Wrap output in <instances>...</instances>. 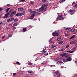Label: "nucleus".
Returning <instances> with one entry per match:
<instances>
[{"label":"nucleus","instance_id":"f257e3e1","mask_svg":"<svg viewBox=\"0 0 77 77\" xmlns=\"http://www.w3.org/2000/svg\"><path fill=\"white\" fill-rule=\"evenodd\" d=\"M48 5V4H45L42 6V7L39 8L38 10H37L38 12H41L42 11H43L44 10H45V11H46V9H47V6Z\"/></svg>","mask_w":77,"mask_h":77},{"label":"nucleus","instance_id":"f03ea898","mask_svg":"<svg viewBox=\"0 0 77 77\" xmlns=\"http://www.w3.org/2000/svg\"><path fill=\"white\" fill-rule=\"evenodd\" d=\"M57 31H55L54 32L52 33V35L54 36H57L59 35V33Z\"/></svg>","mask_w":77,"mask_h":77},{"label":"nucleus","instance_id":"7ed1b4c3","mask_svg":"<svg viewBox=\"0 0 77 77\" xmlns=\"http://www.w3.org/2000/svg\"><path fill=\"white\" fill-rule=\"evenodd\" d=\"M69 12L71 15H72L75 13V10L71 9L69 11Z\"/></svg>","mask_w":77,"mask_h":77},{"label":"nucleus","instance_id":"20e7f679","mask_svg":"<svg viewBox=\"0 0 77 77\" xmlns=\"http://www.w3.org/2000/svg\"><path fill=\"white\" fill-rule=\"evenodd\" d=\"M55 74L56 75L57 77H60V73H59L58 71H56L55 72Z\"/></svg>","mask_w":77,"mask_h":77},{"label":"nucleus","instance_id":"39448f33","mask_svg":"<svg viewBox=\"0 0 77 77\" xmlns=\"http://www.w3.org/2000/svg\"><path fill=\"white\" fill-rule=\"evenodd\" d=\"M9 13H8L7 14H6L5 16L3 17V18H8L9 17Z\"/></svg>","mask_w":77,"mask_h":77},{"label":"nucleus","instance_id":"423d86ee","mask_svg":"<svg viewBox=\"0 0 77 77\" xmlns=\"http://www.w3.org/2000/svg\"><path fill=\"white\" fill-rule=\"evenodd\" d=\"M61 55L63 57H68V55L67 54H66V53L63 54H62Z\"/></svg>","mask_w":77,"mask_h":77},{"label":"nucleus","instance_id":"0eeeda50","mask_svg":"<svg viewBox=\"0 0 77 77\" xmlns=\"http://www.w3.org/2000/svg\"><path fill=\"white\" fill-rule=\"evenodd\" d=\"M57 20H63V17L62 16H59L57 18Z\"/></svg>","mask_w":77,"mask_h":77},{"label":"nucleus","instance_id":"6e6552de","mask_svg":"<svg viewBox=\"0 0 77 77\" xmlns=\"http://www.w3.org/2000/svg\"><path fill=\"white\" fill-rule=\"evenodd\" d=\"M26 14V12L24 11H23L22 13H21L20 14V16H22V15H24Z\"/></svg>","mask_w":77,"mask_h":77},{"label":"nucleus","instance_id":"1a4fd4ad","mask_svg":"<svg viewBox=\"0 0 77 77\" xmlns=\"http://www.w3.org/2000/svg\"><path fill=\"white\" fill-rule=\"evenodd\" d=\"M23 10H24V8H18L17 10L19 12H20V11H23Z\"/></svg>","mask_w":77,"mask_h":77},{"label":"nucleus","instance_id":"9d476101","mask_svg":"<svg viewBox=\"0 0 77 77\" xmlns=\"http://www.w3.org/2000/svg\"><path fill=\"white\" fill-rule=\"evenodd\" d=\"M72 60V58L70 57H69L66 58V60L67 61H71Z\"/></svg>","mask_w":77,"mask_h":77},{"label":"nucleus","instance_id":"9b49d317","mask_svg":"<svg viewBox=\"0 0 77 77\" xmlns=\"http://www.w3.org/2000/svg\"><path fill=\"white\" fill-rule=\"evenodd\" d=\"M66 0H60L59 2L60 3H63Z\"/></svg>","mask_w":77,"mask_h":77},{"label":"nucleus","instance_id":"f8f14e48","mask_svg":"<svg viewBox=\"0 0 77 77\" xmlns=\"http://www.w3.org/2000/svg\"><path fill=\"white\" fill-rule=\"evenodd\" d=\"M75 35H73L71 36V37L70 38V39H73L74 38H75Z\"/></svg>","mask_w":77,"mask_h":77},{"label":"nucleus","instance_id":"ddd939ff","mask_svg":"<svg viewBox=\"0 0 77 77\" xmlns=\"http://www.w3.org/2000/svg\"><path fill=\"white\" fill-rule=\"evenodd\" d=\"M74 43H76V42H75V41H72V42H70V44H74Z\"/></svg>","mask_w":77,"mask_h":77},{"label":"nucleus","instance_id":"4468645a","mask_svg":"<svg viewBox=\"0 0 77 77\" xmlns=\"http://www.w3.org/2000/svg\"><path fill=\"white\" fill-rule=\"evenodd\" d=\"M16 13H17V12H16V11H14L11 13V14H12L13 15H15V14H16Z\"/></svg>","mask_w":77,"mask_h":77},{"label":"nucleus","instance_id":"2eb2a0df","mask_svg":"<svg viewBox=\"0 0 77 77\" xmlns=\"http://www.w3.org/2000/svg\"><path fill=\"white\" fill-rule=\"evenodd\" d=\"M27 72L29 74H32L33 72L32 71H29Z\"/></svg>","mask_w":77,"mask_h":77},{"label":"nucleus","instance_id":"dca6fc26","mask_svg":"<svg viewBox=\"0 0 77 77\" xmlns=\"http://www.w3.org/2000/svg\"><path fill=\"white\" fill-rule=\"evenodd\" d=\"M75 31V30L74 29H72L70 30V32H74Z\"/></svg>","mask_w":77,"mask_h":77},{"label":"nucleus","instance_id":"f3484780","mask_svg":"<svg viewBox=\"0 0 77 77\" xmlns=\"http://www.w3.org/2000/svg\"><path fill=\"white\" fill-rule=\"evenodd\" d=\"M63 63V62H62V61H58V62H57V64H59V63Z\"/></svg>","mask_w":77,"mask_h":77},{"label":"nucleus","instance_id":"a211bd4d","mask_svg":"<svg viewBox=\"0 0 77 77\" xmlns=\"http://www.w3.org/2000/svg\"><path fill=\"white\" fill-rule=\"evenodd\" d=\"M18 21V19L17 18H16L14 20V22H17V21Z\"/></svg>","mask_w":77,"mask_h":77},{"label":"nucleus","instance_id":"6ab92c4d","mask_svg":"<svg viewBox=\"0 0 77 77\" xmlns=\"http://www.w3.org/2000/svg\"><path fill=\"white\" fill-rule=\"evenodd\" d=\"M27 29L26 28H24L23 29V32H25V31H26Z\"/></svg>","mask_w":77,"mask_h":77},{"label":"nucleus","instance_id":"aec40b11","mask_svg":"<svg viewBox=\"0 0 77 77\" xmlns=\"http://www.w3.org/2000/svg\"><path fill=\"white\" fill-rule=\"evenodd\" d=\"M17 26V23H14L13 25V27Z\"/></svg>","mask_w":77,"mask_h":77},{"label":"nucleus","instance_id":"412c9836","mask_svg":"<svg viewBox=\"0 0 77 77\" xmlns=\"http://www.w3.org/2000/svg\"><path fill=\"white\" fill-rule=\"evenodd\" d=\"M63 62H64V63L66 62V61H67V60H66V59H63Z\"/></svg>","mask_w":77,"mask_h":77},{"label":"nucleus","instance_id":"4be33fe9","mask_svg":"<svg viewBox=\"0 0 77 77\" xmlns=\"http://www.w3.org/2000/svg\"><path fill=\"white\" fill-rule=\"evenodd\" d=\"M10 9V8H8L7 10L6 11V12H8V11H9V10Z\"/></svg>","mask_w":77,"mask_h":77},{"label":"nucleus","instance_id":"5701e85b","mask_svg":"<svg viewBox=\"0 0 77 77\" xmlns=\"http://www.w3.org/2000/svg\"><path fill=\"white\" fill-rule=\"evenodd\" d=\"M61 38H62V37H60L57 39V41H60V40L61 39Z\"/></svg>","mask_w":77,"mask_h":77},{"label":"nucleus","instance_id":"b1692460","mask_svg":"<svg viewBox=\"0 0 77 77\" xmlns=\"http://www.w3.org/2000/svg\"><path fill=\"white\" fill-rule=\"evenodd\" d=\"M31 16L32 17H33L35 16V14H31Z\"/></svg>","mask_w":77,"mask_h":77},{"label":"nucleus","instance_id":"393cba45","mask_svg":"<svg viewBox=\"0 0 77 77\" xmlns=\"http://www.w3.org/2000/svg\"><path fill=\"white\" fill-rule=\"evenodd\" d=\"M20 15V14L19 13H18L17 14H16L15 15H16V16H19V15Z\"/></svg>","mask_w":77,"mask_h":77},{"label":"nucleus","instance_id":"a878e982","mask_svg":"<svg viewBox=\"0 0 77 77\" xmlns=\"http://www.w3.org/2000/svg\"><path fill=\"white\" fill-rule=\"evenodd\" d=\"M42 2H47V0H42Z\"/></svg>","mask_w":77,"mask_h":77},{"label":"nucleus","instance_id":"bb28decb","mask_svg":"<svg viewBox=\"0 0 77 77\" xmlns=\"http://www.w3.org/2000/svg\"><path fill=\"white\" fill-rule=\"evenodd\" d=\"M11 21V20L9 19H8L6 21L7 22H9V21Z\"/></svg>","mask_w":77,"mask_h":77},{"label":"nucleus","instance_id":"cd10ccee","mask_svg":"<svg viewBox=\"0 0 77 77\" xmlns=\"http://www.w3.org/2000/svg\"><path fill=\"white\" fill-rule=\"evenodd\" d=\"M71 29L70 28H67L65 29V30H69V29Z\"/></svg>","mask_w":77,"mask_h":77},{"label":"nucleus","instance_id":"c85d7f7f","mask_svg":"<svg viewBox=\"0 0 77 77\" xmlns=\"http://www.w3.org/2000/svg\"><path fill=\"white\" fill-rule=\"evenodd\" d=\"M63 43V41H61V42H59V44H62Z\"/></svg>","mask_w":77,"mask_h":77},{"label":"nucleus","instance_id":"c756f323","mask_svg":"<svg viewBox=\"0 0 77 77\" xmlns=\"http://www.w3.org/2000/svg\"><path fill=\"white\" fill-rule=\"evenodd\" d=\"M51 48H54V47H56V46L55 45H52L51 46Z\"/></svg>","mask_w":77,"mask_h":77},{"label":"nucleus","instance_id":"7c9ffc66","mask_svg":"<svg viewBox=\"0 0 77 77\" xmlns=\"http://www.w3.org/2000/svg\"><path fill=\"white\" fill-rule=\"evenodd\" d=\"M24 1H25V0H20L19 2H24Z\"/></svg>","mask_w":77,"mask_h":77},{"label":"nucleus","instance_id":"2f4dec72","mask_svg":"<svg viewBox=\"0 0 77 77\" xmlns=\"http://www.w3.org/2000/svg\"><path fill=\"white\" fill-rule=\"evenodd\" d=\"M65 36H68V35L67 34H66V33H65Z\"/></svg>","mask_w":77,"mask_h":77},{"label":"nucleus","instance_id":"473e14b6","mask_svg":"<svg viewBox=\"0 0 77 77\" xmlns=\"http://www.w3.org/2000/svg\"><path fill=\"white\" fill-rule=\"evenodd\" d=\"M64 50H65V49L63 48L62 49L60 50V51H63Z\"/></svg>","mask_w":77,"mask_h":77},{"label":"nucleus","instance_id":"72a5a7b5","mask_svg":"<svg viewBox=\"0 0 77 77\" xmlns=\"http://www.w3.org/2000/svg\"><path fill=\"white\" fill-rule=\"evenodd\" d=\"M46 51L45 50H43L42 51V53H45Z\"/></svg>","mask_w":77,"mask_h":77},{"label":"nucleus","instance_id":"f704fd0d","mask_svg":"<svg viewBox=\"0 0 77 77\" xmlns=\"http://www.w3.org/2000/svg\"><path fill=\"white\" fill-rule=\"evenodd\" d=\"M17 75V73H14L13 74V75L14 76H15V75Z\"/></svg>","mask_w":77,"mask_h":77},{"label":"nucleus","instance_id":"c9c22d12","mask_svg":"<svg viewBox=\"0 0 77 77\" xmlns=\"http://www.w3.org/2000/svg\"><path fill=\"white\" fill-rule=\"evenodd\" d=\"M16 63L18 65H20V63L18 61L17 62H16Z\"/></svg>","mask_w":77,"mask_h":77},{"label":"nucleus","instance_id":"e433bc0d","mask_svg":"<svg viewBox=\"0 0 77 77\" xmlns=\"http://www.w3.org/2000/svg\"><path fill=\"white\" fill-rule=\"evenodd\" d=\"M69 47V45H67V46H66V48H68V47Z\"/></svg>","mask_w":77,"mask_h":77},{"label":"nucleus","instance_id":"4c0bfd02","mask_svg":"<svg viewBox=\"0 0 77 77\" xmlns=\"http://www.w3.org/2000/svg\"><path fill=\"white\" fill-rule=\"evenodd\" d=\"M32 9H30L28 11L29 12H32Z\"/></svg>","mask_w":77,"mask_h":77},{"label":"nucleus","instance_id":"58836bf2","mask_svg":"<svg viewBox=\"0 0 77 77\" xmlns=\"http://www.w3.org/2000/svg\"><path fill=\"white\" fill-rule=\"evenodd\" d=\"M7 6H8V7H10V6H11V5H9V4H8L7 5Z\"/></svg>","mask_w":77,"mask_h":77},{"label":"nucleus","instance_id":"ea45409f","mask_svg":"<svg viewBox=\"0 0 77 77\" xmlns=\"http://www.w3.org/2000/svg\"><path fill=\"white\" fill-rule=\"evenodd\" d=\"M30 19L31 20H32V19H33V17H31L30 18H29V19Z\"/></svg>","mask_w":77,"mask_h":77},{"label":"nucleus","instance_id":"a19ab883","mask_svg":"<svg viewBox=\"0 0 77 77\" xmlns=\"http://www.w3.org/2000/svg\"><path fill=\"white\" fill-rule=\"evenodd\" d=\"M5 37V36H3L2 37V39H4Z\"/></svg>","mask_w":77,"mask_h":77},{"label":"nucleus","instance_id":"79ce46f5","mask_svg":"<svg viewBox=\"0 0 77 77\" xmlns=\"http://www.w3.org/2000/svg\"><path fill=\"white\" fill-rule=\"evenodd\" d=\"M45 56H48V53L45 54Z\"/></svg>","mask_w":77,"mask_h":77},{"label":"nucleus","instance_id":"37998d69","mask_svg":"<svg viewBox=\"0 0 77 77\" xmlns=\"http://www.w3.org/2000/svg\"><path fill=\"white\" fill-rule=\"evenodd\" d=\"M13 14H12V13H11V14H10V17H12V16H13Z\"/></svg>","mask_w":77,"mask_h":77},{"label":"nucleus","instance_id":"c03bdc74","mask_svg":"<svg viewBox=\"0 0 77 77\" xmlns=\"http://www.w3.org/2000/svg\"><path fill=\"white\" fill-rule=\"evenodd\" d=\"M32 63H30L29 64V65H32Z\"/></svg>","mask_w":77,"mask_h":77},{"label":"nucleus","instance_id":"a18cd8bd","mask_svg":"<svg viewBox=\"0 0 77 77\" xmlns=\"http://www.w3.org/2000/svg\"><path fill=\"white\" fill-rule=\"evenodd\" d=\"M3 9L2 8H0V11H1L3 10Z\"/></svg>","mask_w":77,"mask_h":77},{"label":"nucleus","instance_id":"49530a36","mask_svg":"<svg viewBox=\"0 0 77 77\" xmlns=\"http://www.w3.org/2000/svg\"><path fill=\"white\" fill-rule=\"evenodd\" d=\"M73 53V51H70V52H69L70 53Z\"/></svg>","mask_w":77,"mask_h":77},{"label":"nucleus","instance_id":"de8ad7c7","mask_svg":"<svg viewBox=\"0 0 77 77\" xmlns=\"http://www.w3.org/2000/svg\"><path fill=\"white\" fill-rule=\"evenodd\" d=\"M11 21H13V20H14V18H12V19H11Z\"/></svg>","mask_w":77,"mask_h":77},{"label":"nucleus","instance_id":"09e8293b","mask_svg":"<svg viewBox=\"0 0 77 77\" xmlns=\"http://www.w3.org/2000/svg\"><path fill=\"white\" fill-rule=\"evenodd\" d=\"M71 51V50L69 51H66L67 53H69V52H70Z\"/></svg>","mask_w":77,"mask_h":77},{"label":"nucleus","instance_id":"8fccbe9b","mask_svg":"<svg viewBox=\"0 0 77 77\" xmlns=\"http://www.w3.org/2000/svg\"><path fill=\"white\" fill-rule=\"evenodd\" d=\"M32 14H35V11H32Z\"/></svg>","mask_w":77,"mask_h":77},{"label":"nucleus","instance_id":"3c124183","mask_svg":"<svg viewBox=\"0 0 77 77\" xmlns=\"http://www.w3.org/2000/svg\"><path fill=\"white\" fill-rule=\"evenodd\" d=\"M33 21H35V20H36V19H34L33 20Z\"/></svg>","mask_w":77,"mask_h":77},{"label":"nucleus","instance_id":"603ef678","mask_svg":"<svg viewBox=\"0 0 77 77\" xmlns=\"http://www.w3.org/2000/svg\"><path fill=\"white\" fill-rule=\"evenodd\" d=\"M11 36H12V35H9L8 38H10Z\"/></svg>","mask_w":77,"mask_h":77},{"label":"nucleus","instance_id":"864d4df0","mask_svg":"<svg viewBox=\"0 0 77 77\" xmlns=\"http://www.w3.org/2000/svg\"><path fill=\"white\" fill-rule=\"evenodd\" d=\"M16 29V28H15V27H14L13 29V30H15V29Z\"/></svg>","mask_w":77,"mask_h":77},{"label":"nucleus","instance_id":"5fc2aeb1","mask_svg":"<svg viewBox=\"0 0 77 77\" xmlns=\"http://www.w3.org/2000/svg\"><path fill=\"white\" fill-rule=\"evenodd\" d=\"M75 3V2H73V3H72V5H74V4Z\"/></svg>","mask_w":77,"mask_h":77},{"label":"nucleus","instance_id":"6e6d98bb","mask_svg":"<svg viewBox=\"0 0 77 77\" xmlns=\"http://www.w3.org/2000/svg\"><path fill=\"white\" fill-rule=\"evenodd\" d=\"M75 63L77 64V61H75Z\"/></svg>","mask_w":77,"mask_h":77},{"label":"nucleus","instance_id":"4d7b16f0","mask_svg":"<svg viewBox=\"0 0 77 77\" xmlns=\"http://www.w3.org/2000/svg\"><path fill=\"white\" fill-rule=\"evenodd\" d=\"M35 14H37V12H36V11H35Z\"/></svg>","mask_w":77,"mask_h":77},{"label":"nucleus","instance_id":"13d9d810","mask_svg":"<svg viewBox=\"0 0 77 77\" xmlns=\"http://www.w3.org/2000/svg\"><path fill=\"white\" fill-rule=\"evenodd\" d=\"M2 24V22H0V24Z\"/></svg>","mask_w":77,"mask_h":77},{"label":"nucleus","instance_id":"bf43d9fd","mask_svg":"<svg viewBox=\"0 0 77 77\" xmlns=\"http://www.w3.org/2000/svg\"><path fill=\"white\" fill-rule=\"evenodd\" d=\"M69 31H67V33H69Z\"/></svg>","mask_w":77,"mask_h":77},{"label":"nucleus","instance_id":"052dcab7","mask_svg":"<svg viewBox=\"0 0 77 77\" xmlns=\"http://www.w3.org/2000/svg\"><path fill=\"white\" fill-rule=\"evenodd\" d=\"M32 4H33V3L32 2L31 3V4L32 5Z\"/></svg>","mask_w":77,"mask_h":77},{"label":"nucleus","instance_id":"680f3d73","mask_svg":"<svg viewBox=\"0 0 77 77\" xmlns=\"http://www.w3.org/2000/svg\"><path fill=\"white\" fill-rule=\"evenodd\" d=\"M0 29H1V27H0Z\"/></svg>","mask_w":77,"mask_h":77},{"label":"nucleus","instance_id":"e2e57ef3","mask_svg":"<svg viewBox=\"0 0 77 77\" xmlns=\"http://www.w3.org/2000/svg\"><path fill=\"white\" fill-rule=\"evenodd\" d=\"M76 28H77V26L76 27Z\"/></svg>","mask_w":77,"mask_h":77}]
</instances>
